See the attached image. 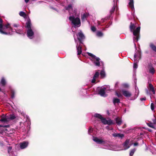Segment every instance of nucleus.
Returning a JSON list of instances; mask_svg holds the SVG:
<instances>
[{"instance_id": "f257e3e1", "label": "nucleus", "mask_w": 156, "mask_h": 156, "mask_svg": "<svg viewBox=\"0 0 156 156\" xmlns=\"http://www.w3.org/2000/svg\"><path fill=\"white\" fill-rule=\"evenodd\" d=\"M3 20L0 18V33L4 35H11L12 34L13 29L10 26L9 23L3 25Z\"/></svg>"}, {"instance_id": "f03ea898", "label": "nucleus", "mask_w": 156, "mask_h": 156, "mask_svg": "<svg viewBox=\"0 0 156 156\" xmlns=\"http://www.w3.org/2000/svg\"><path fill=\"white\" fill-rule=\"evenodd\" d=\"M135 28L136 26L135 24L131 22L129 26V28L131 32H133L134 36L133 37V40L135 48H136V45L134 43V42L135 41H136V42L140 38V27H138L136 29Z\"/></svg>"}, {"instance_id": "7ed1b4c3", "label": "nucleus", "mask_w": 156, "mask_h": 156, "mask_svg": "<svg viewBox=\"0 0 156 156\" xmlns=\"http://www.w3.org/2000/svg\"><path fill=\"white\" fill-rule=\"evenodd\" d=\"M93 140L97 144H101L105 147L104 148L105 149L112 150L111 146L109 144V141L104 139L100 138H98L97 137L93 136Z\"/></svg>"}, {"instance_id": "20e7f679", "label": "nucleus", "mask_w": 156, "mask_h": 156, "mask_svg": "<svg viewBox=\"0 0 156 156\" xmlns=\"http://www.w3.org/2000/svg\"><path fill=\"white\" fill-rule=\"evenodd\" d=\"M69 19L75 28L79 27L81 26L80 20L79 17H75L74 15H70Z\"/></svg>"}, {"instance_id": "39448f33", "label": "nucleus", "mask_w": 156, "mask_h": 156, "mask_svg": "<svg viewBox=\"0 0 156 156\" xmlns=\"http://www.w3.org/2000/svg\"><path fill=\"white\" fill-rule=\"evenodd\" d=\"M87 53L89 56H90V59L94 62L96 66H99L101 64H103V62L101 61L99 58L96 57L91 53L87 52Z\"/></svg>"}, {"instance_id": "423d86ee", "label": "nucleus", "mask_w": 156, "mask_h": 156, "mask_svg": "<svg viewBox=\"0 0 156 156\" xmlns=\"http://www.w3.org/2000/svg\"><path fill=\"white\" fill-rule=\"evenodd\" d=\"M111 91L110 86L109 85L104 86L98 90V93L101 96L106 97L107 96L106 92Z\"/></svg>"}, {"instance_id": "0eeeda50", "label": "nucleus", "mask_w": 156, "mask_h": 156, "mask_svg": "<svg viewBox=\"0 0 156 156\" xmlns=\"http://www.w3.org/2000/svg\"><path fill=\"white\" fill-rule=\"evenodd\" d=\"M77 36V38L76 39L74 36V39L75 42L76 44L78 43V41L79 44L82 43V41L85 38V36L83 34V33L81 31H80L76 34Z\"/></svg>"}, {"instance_id": "6e6552de", "label": "nucleus", "mask_w": 156, "mask_h": 156, "mask_svg": "<svg viewBox=\"0 0 156 156\" xmlns=\"http://www.w3.org/2000/svg\"><path fill=\"white\" fill-rule=\"evenodd\" d=\"M101 120L102 122L105 125H111L114 124L113 121L111 119H109L107 120L105 118L103 117H102Z\"/></svg>"}, {"instance_id": "1a4fd4ad", "label": "nucleus", "mask_w": 156, "mask_h": 156, "mask_svg": "<svg viewBox=\"0 0 156 156\" xmlns=\"http://www.w3.org/2000/svg\"><path fill=\"white\" fill-rule=\"evenodd\" d=\"M130 140L129 139H127L123 144V149H122L124 150H126L129 149L130 147V145L129 144Z\"/></svg>"}, {"instance_id": "9d476101", "label": "nucleus", "mask_w": 156, "mask_h": 156, "mask_svg": "<svg viewBox=\"0 0 156 156\" xmlns=\"http://www.w3.org/2000/svg\"><path fill=\"white\" fill-rule=\"evenodd\" d=\"M135 92L134 95L131 98V100H134L136 99L138 96L139 94V90L138 88L136 86L135 87Z\"/></svg>"}, {"instance_id": "9b49d317", "label": "nucleus", "mask_w": 156, "mask_h": 156, "mask_svg": "<svg viewBox=\"0 0 156 156\" xmlns=\"http://www.w3.org/2000/svg\"><path fill=\"white\" fill-rule=\"evenodd\" d=\"M121 91L123 95L126 97H130L132 95L131 93L129 90L125 89H122Z\"/></svg>"}, {"instance_id": "f8f14e48", "label": "nucleus", "mask_w": 156, "mask_h": 156, "mask_svg": "<svg viewBox=\"0 0 156 156\" xmlns=\"http://www.w3.org/2000/svg\"><path fill=\"white\" fill-rule=\"evenodd\" d=\"M0 121L4 123H8L9 122L7 116H5L4 115H2Z\"/></svg>"}, {"instance_id": "ddd939ff", "label": "nucleus", "mask_w": 156, "mask_h": 156, "mask_svg": "<svg viewBox=\"0 0 156 156\" xmlns=\"http://www.w3.org/2000/svg\"><path fill=\"white\" fill-rule=\"evenodd\" d=\"M27 36L30 39H32L34 36V32L32 29H28L27 32Z\"/></svg>"}, {"instance_id": "4468645a", "label": "nucleus", "mask_w": 156, "mask_h": 156, "mask_svg": "<svg viewBox=\"0 0 156 156\" xmlns=\"http://www.w3.org/2000/svg\"><path fill=\"white\" fill-rule=\"evenodd\" d=\"M141 52L139 50L136 51L134 55V60H135V59H139L140 58Z\"/></svg>"}, {"instance_id": "2eb2a0df", "label": "nucleus", "mask_w": 156, "mask_h": 156, "mask_svg": "<svg viewBox=\"0 0 156 156\" xmlns=\"http://www.w3.org/2000/svg\"><path fill=\"white\" fill-rule=\"evenodd\" d=\"M28 144L29 143L28 141H24L20 144V147L21 149H24L28 146Z\"/></svg>"}, {"instance_id": "dca6fc26", "label": "nucleus", "mask_w": 156, "mask_h": 156, "mask_svg": "<svg viewBox=\"0 0 156 156\" xmlns=\"http://www.w3.org/2000/svg\"><path fill=\"white\" fill-rule=\"evenodd\" d=\"M80 14V10L76 8H75L73 9V13H72V15H74V16L76 17H79ZM70 15H71V14H70Z\"/></svg>"}, {"instance_id": "f3484780", "label": "nucleus", "mask_w": 156, "mask_h": 156, "mask_svg": "<svg viewBox=\"0 0 156 156\" xmlns=\"http://www.w3.org/2000/svg\"><path fill=\"white\" fill-rule=\"evenodd\" d=\"M148 68L149 73L153 74H154L155 72V70L151 64L149 65Z\"/></svg>"}, {"instance_id": "a211bd4d", "label": "nucleus", "mask_w": 156, "mask_h": 156, "mask_svg": "<svg viewBox=\"0 0 156 156\" xmlns=\"http://www.w3.org/2000/svg\"><path fill=\"white\" fill-rule=\"evenodd\" d=\"M76 44V49L77 50V55H79L82 52V50H81V47L80 46V45H79L78 43Z\"/></svg>"}, {"instance_id": "6ab92c4d", "label": "nucleus", "mask_w": 156, "mask_h": 156, "mask_svg": "<svg viewBox=\"0 0 156 156\" xmlns=\"http://www.w3.org/2000/svg\"><path fill=\"white\" fill-rule=\"evenodd\" d=\"M148 89L151 91H152L153 94H155V91L154 90V88L153 86L151 83L149 84V86L148 87Z\"/></svg>"}, {"instance_id": "aec40b11", "label": "nucleus", "mask_w": 156, "mask_h": 156, "mask_svg": "<svg viewBox=\"0 0 156 156\" xmlns=\"http://www.w3.org/2000/svg\"><path fill=\"white\" fill-rule=\"evenodd\" d=\"M129 5L132 10H134L133 0H129Z\"/></svg>"}, {"instance_id": "412c9836", "label": "nucleus", "mask_w": 156, "mask_h": 156, "mask_svg": "<svg viewBox=\"0 0 156 156\" xmlns=\"http://www.w3.org/2000/svg\"><path fill=\"white\" fill-rule=\"evenodd\" d=\"M7 116L8 117L9 121L15 119L16 118L15 115L13 114H10L9 115H8Z\"/></svg>"}, {"instance_id": "4be33fe9", "label": "nucleus", "mask_w": 156, "mask_h": 156, "mask_svg": "<svg viewBox=\"0 0 156 156\" xmlns=\"http://www.w3.org/2000/svg\"><path fill=\"white\" fill-rule=\"evenodd\" d=\"M112 135L114 137H118L120 138H122L124 136L123 134L118 133H114L112 134Z\"/></svg>"}, {"instance_id": "5701e85b", "label": "nucleus", "mask_w": 156, "mask_h": 156, "mask_svg": "<svg viewBox=\"0 0 156 156\" xmlns=\"http://www.w3.org/2000/svg\"><path fill=\"white\" fill-rule=\"evenodd\" d=\"M31 23L30 20H29L26 23V27L28 29H31Z\"/></svg>"}, {"instance_id": "b1692460", "label": "nucleus", "mask_w": 156, "mask_h": 156, "mask_svg": "<svg viewBox=\"0 0 156 156\" xmlns=\"http://www.w3.org/2000/svg\"><path fill=\"white\" fill-rule=\"evenodd\" d=\"M115 121L116 123L118 126H120L122 122L121 119L118 117L115 119Z\"/></svg>"}, {"instance_id": "393cba45", "label": "nucleus", "mask_w": 156, "mask_h": 156, "mask_svg": "<svg viewBox=\"0 0 156 156\" xmlns=\"http://www.w3.org/2000/svg\"><path fill=\"white\" fill-rule=\"evenodd\" d=\"M6 83V82L5 79L4 77H2L0 82V84L1 86H5Z\"/></svg>"}, {"instance_id": "a878e982", "label": "nucleus", "mask_w": 156, "mask_h": 156, "mask_svg": "<svg viewBox=\"0 0 156 156\" xmlns=\"http://www.w3.org/2000/svg\"><path fill=\"white\" fill-rule=\"evenodd\" d=\"M149 46L152 50L155 52H156V46L153 44L152 43H150Z\"/></svg>"}, {"instance_id": "bb28decb", "label": "nucleus", "mask_w": 156, "mask_h": 156, "mask_svg": "<svg viewBox=\"0 0 156 156\" xmlns=\"http://www.w3.org/2000/svg\"><path fill=\"white\" fill-rule=\"evenodd\" d=\"M113 102L114 105H115L116 104L120 103V100L116 98H114L113 99Z\"/></svg>"}, {"instance_id": "cd10ccee", "label": "nucleus", "mask_w": 156, "mask_h": 156, "mask_svg": "<svg viewBox=\"0 0 156 156\" xmlns=\"http://www.w3.org/2000/svg\"><path fill=\"white\" fill-rule=\"evenodd\" d=\"M65 8L66 10H69L73 8L72 5L71 4H69L67 6H66Z\"/></svg>"}, {"instance_id": "c85d7f7f", "label": "nucleus", "mask_w": 156, "mask_h": 156, "mask_svg": "<svg viewBox=\"0 0 156 156\" xmlns=\"http://www.w3.org/2000/svg\"><path fill=\"white\" fill-rule=\"evenodd\" d=\"M94 116L95 118L100 119L101 120L102 118V117L101 115L100 114L98 113H95L94 115Z\"/></svg>"}, {"instance_id": "c756f323", "label": "nucleus", "mask_w": 156, "mask_h": 156, "mask_svg": "<svg viewBox=\"0 0 156 156\" xmlns=\"http://www.w3.org/2000/svg\"><path fill=\"white\" fill-rule=\"evenodd\" d=\"M96 35L98 37H101L103 36V34L101 31H98L96 33Z\"/></svg>"}, {"instance_id": "7c9ffc66", "label": "nucleus", "mask_w": 156, "mask_h": 156, "mask_svg": "<svg viewBox=\"0 0 156 156\" xmlns=\"http://www.w3.org/2000/svg\"><path fill=\"white\" fill-rule=\"evenodd\" d=\"M100 75L101 76L102 78H104L105 76V73L104 71V69H102L100 73Z\"/></svg>"}, {"instance_id": "2f4dec72", "label": "nucleus", "mask_w": 156, "mask_h": 156, "mask_svg": "<svg viewBox=\"0 0 156 156\" xmlns=\"http://www.w3.org/2000/svg\"><path fill=\"white\" fill-rule=\"evenodd\" d=\"M87 15L86 14H84L81 16V19L82 21H84L86 19Z\"/></svg>"}, {"instance_id": "473e14b6", "label": "nucleus", "mask_w": 156, "mask_h": 156, "mask_svg": "<svg viewBox=\"0 0 156 156\" xmlns=\"http://www.w3.org/2000/svg\"><path fill=\"white\" fill-rule=\"evenodd\" d=\"M136 150V149L135 148H133L132 149H131L129 153V155L131 156H132L133 155L134 153L135 152Z\"/></svg>"}, {"instance_id": "72a5a7b5", "label": "nucleus", "mask_w": 156, "mask_h": 156, "mask_svg": "<svg viewBox=\"0 0 156 156\" xmlns=\"http://www.w3.org/2000/svg\"><path fill=\"white\" fill-rule=\"evenodd\" d=\"M15 92L13 90H12L11 91V97L12 98H13L15 97Z\"/></svg>"}, {"instance_id": "f704fd0d", "label": "nucleus", "mask_w": 156, "mask_h": 156, "mask_svg": "<svg viewBox=\"0 0 156 156\" xmlns=\"http://www.w3.org/2000/svg\"><path fill=\"white\" fill-rule=\"evenodd\" d=\"M99 75V72H97L94 75L93 77H94V78L96 79L98 77Z\"/></svg>"}, {"instance_id": "c9c22d12", "label": "nucleus", "mask_w": 156, "mask_h": 156, "mask_svg": "<svg viewBox=\"0 0 156 156\" xmlns=\"http://www.w3.org/2000/svg\"><path fill=\"white\" fill-rule=\"evenodd\" d=\"M138 62V61H136V62H134L133 63V69H136L137 68V62Z\"/></svg>"}, {"instance_id": "e433bc0d", "label": "nucleus", "mask_w": 156, "mask_h": 156, "mask_svg": "<svg viewBox=\"0 0 156 156\" xmlns=\"http://www.w3.org/2000/svg\"><path fill=\"white\" fill-rule=\"evenodd\" d=\"M147 124L149 126L153 128H154V125L153 123H147Z\"/></svg>"}, {"instance_id": "4c0bfd02", "label": "nucleus", "mask_w": 156, "mask_h": 156, "mask_svg": "<svg viewBox=\"0 0 156 156\" xmlns=\"http://www.w3.org/2000/svg\"><path fill=\"white\" fill-rule=\"evenodd\" d=\"M115 7V5L114 4V5L113 6L112 8L111 9V10L110 11V12L111 13H113L114 12Z\"/></svg>"}, {"instance_id": "58836bf2", "label": "nucleus", "mask_w": 156, "mask_h": 156, "mask_svg": "<svg viewBox=\"0 0 156 156\" xmlns=\"http://www.w3.org/2000/svg\"><path fill=\"white\" fill-rule=\"evenodd\" d=\"M93 131V129L91 127H89V129L88 130V134L89 135H90L91 133Z\"/></svg>"}, {"instance_id": "ea45409f", "label": "nucleus", "mask_w": 156, "mask_h": 156, "mask_svg": "<svg viewBox=\"0 0 156 156\" xmlns=\"http://www.w3.org/2000/svg\"><path fill=\"white\" fill-rule=\"evenodd\" d=\"M19 15L20 16H25V13L23 11H21L19 13Z\"/></svg>"}, {"instance_id": "a19ab883", "label": "nucleus", "mask_w": 156, "mask_h": 156, "mask_svg": "<svg viewBox=\"0 0 156 156\" xmlns=\"http://www.w3.org/2000/svg\"><path fill=\"white\" fill-rule=\"evenodd\" d=\"M91 30L93 32H95L96 30V28L94 26L91 27Z\"/></svg>"}, {"instance_id": "79ce46f5", "label": "nucleus", "mask_w": 156, "mask_h": 156, "mask_svg": "<svg viewBox=\"0 0 156 156\" xmlns=\"http://www.w3.org/2000/svg\"><path fill=\"white\" fill-rule=\"evenodd\" d=\"M145 91H146V94H147V95H149L150 97V98H151V94L150 93V92L149 91V90H148V89H146L145 90Z\"/></svg>"}, {"instance_id": "37998d69", "label": "nucleus", "mask_w": 156, "mask_h": 156, "mask_svg": "<svg viewBox=\"0 0 156 156\" xmlns=\"http://www.w3.org/2000/svg\"><path fill=\"white\" fill-rule=\"evenodd\" d=\"M116 95L118 97H121L122 96V95L120 93H118L117 92H115Z\"/></svg>"}, {"instance_id": "c03bdc74", "label": "nucleus", "mask_w": 156, "mask_h": 156, "mask_svg": "<svg viewBox=\"0 0 156 156\" xmlns=\"http://www.w3.org/2000/svg\"><path fill=\"white\" fill-rule=\"evenodd\" d=\"M151 108L152 110L153 111L154 109V105L153 103H151Z\"/></svg>"}, {"instance_id": "a18cd8bd", "label": "nucleus", "mask_w": 156, "mask_h": 156, "mask_svg": "<svg viewBox=\"0 0 156 156\" xmlns=\"http://www.w3.org/2000/svg\"><path fill=\"white\" fill-rule=\"evenodd\" d=\"M119 83L118 82H116V83L115 84V89L118 88V85H119Z\"/></svg>"}, {"instance_id": "49530a36", "label": "nucleus", "mask_w": 156, "mask_h": 156, "mask_svg": "<svg viewBox=\"0 0 156 156\" xmlns=\"http://www.w3.org/2000/svg\"><path fill=\"white\" fill-rule=\"evenodd\" d=\"M12 149V147H9L8 148V151L9 153Z\"/></svg>"}, {"instance_id": "de8ad7c7", "label": "nucleus", "mask_w": 156, "mask_h": 156, "mask_svg": "<svg viewBox=\"0 0 156 156\" xmlns=\"http://www.w3.org/2000/svg\"><path fill=\"white\" fill-rule=\"evenodd\" d=\"M25 122H20V126H22L23 127V126H24V125Z\"/></svg>"}, {"instance_id": "09e8293b", "label": "nucleus", "mask_w": 156, "mask_h": 156, "mask_svg": "<svg viewBox=\"0 0 156 156\" xmlns=\"http://www.w3.org/2000/svg\"><path fill=\"white\" fill-rule=\"evenodd\" d=\"M123 86L125 87H128V85L126 83H124L123 84Z\"/></svg>"}, {"instance_id": "8fccbe9b", "label": "nucleus", "mask_w": 156, "mask_h": 156, "mask_svg": "<svg viewBox=\"0 0 156 156\" xmlns=\"http://www.w3.org/2000/svg\"><path fill=\"white\" fill-rule=\"evenodd\" d=\"M96 78H94V77H93V79H92L91 81L92 83H94L96 81Z\"/></svg>"}, {"instance_id": "3c124183", "label": "nucleus", "mask_w": 156, "mask_h": 156, "mask_svg": "<svg viewBox=\"0 0 156 156\" xmlns=\"http://www.w3.org/2000/svg\"><path fill=\"white\" fill-rule=\"evenodd\" d=\"M9 125H0V127H9Z\"/></svg>"}, {"instance_id": "603ef678", "label": "nucleus", "mask_w": 156, "mask_h": 156, "mask_svg": "<svg viewBox=\"0 0 156 156\" xmlns=\"http://www.w3.org/2000/svg\"><path fill=\"white\" fill-rule=\"evenodd\" d=\"M107 20V19L106 18L102 19L101 20V22L103 23Z\"/></svg>"}, {"instance_id": "864d4df0", "label": "nucleus", "mask_w": 156, "mask_h": 156, "mask_svg": "<svg viewBox=\"0 0 156 156\" xmlns=\"http://www.w3.org/2000/svg\"><path fill=\"white\" fill-rule=\"evenodd\" d=\"M146 100V98L145 97L141 98H140V100L141 101H145Z\"/></svg>"}, {"instance_id": "5fc2aeb1", "label": "nucleus", "mask_w": 156, "mask_h": 156, "mask_svg": "<svg viewBox=\"0 0 156 156\" xmlns=\"http://www.w3.org/2000/svg\"><path fill=\"white\" fill-rule=\"evenodd\" d=\"M16 32L17 33H20L21 32V31L20 30H16L15 29Z\"/></svg>"}, {"instance_id": "6e6d98bb", "label": "nucleus", "mask_w": 156, "mask_h": 156, "mask_svg": "<svg viewBox=\"0 0 156 156\" xmlns=\"http://www.w3.org/2000/svg\"><path fill=\"white\" fill-rule=\"evenodd\" d=\"M133 145L135 146H137L138 145V143L137 142L134 143L133 144Z\"/></svg>"}, {"instance_id": "4d7b16f0", "label": "nucleus", "mask_w": 156, "mask_h": 156, "mask_svg": "<svg viewBox=\"0 0 156 156\" xmlns=\"http://www.w3.org/2000/svg\"><path fill=\"white\" fill-rule=\"evenodd\" d=\"M154 124H156V118H155L153 120Z\"/></svg>"}, {"instance_id": "13d9d810", "label": "nucleus", "mask_w": 156, "mask_h": 156, "mask_svg": "<svg viewBox=\"0 0 156 156\" xmlns=\"http://www.w3.org/2000/svg\"><path fill=\"white\" fill-rule=\"evenodd\" d=\"M13 26L15 27H18V25L16 24H14Z\"/></svg>"}, {"instance_id": "bf43d9fd", "label": "nucleus", "mask_w": 156, "mask_h": 156, "mask_svg": "<svg viewBox=\"0 0 156 156\" xmlns=\"http://www.w3.org/2000/svg\"><path fill=\"white\" fill-rule=\"evenodd\" d=\"M119 0H113V2H114V4H115V2H117V1H118Z\"/></svg>"}, {"instance_id": "052dcab7", "label": "nucleus", "mask_w": 156, "mask_h": 156, "mask_svg": "<svg viewBox=\"0 0 156 156\" xmlns=\"http://www.w3.org/2000/svg\"><path fill=\"white\" fill-rule=\"evenodd\" d=\"M51 9H54V10H56V11H58L55 8H53V7H51Z\"/></svg>"}, {"instance_id": "680f3d73", "label": "nucleus", "mask_w": 156, "mask_h": 156, "mask_svg": "<svg viewBox=\"0 0 156 156\" xmlns=\"http://www.w3.org/2000/svg\"><path fill=\"white\" fill-rule=\"evenodd\" d=\"M146 145V147L145 150H146V151H147L148 150V148L146 145Z\"/></svg>"}, {"instance_id": "e2e57ef3", "label": "nucleus", "mask_w": 156, "mask_h": 156, "mask_svg": "<svg viewBox=\"0 0 156 156\" xmlns=\"http://www.w3.org/2000/svg\"><path fill=\"white\" fill-rule=\"evenodd\" d=\"M29 1V0H25V2L27 3Z\"/></svg>"}, {"instance_id": "0e129e2a", "label": "nucleus", "mask_w": 156, "mask_h": 156, "mask_svg": "<svg viewBox=\"0 0 156 156\" xmlns=\"http://www.w3.org/2000/svg\"><path fill=\"white\" fill-rule=\"evenodd\" d=\"M98 25H100V24H101V23H100V22H99V21H98Z\"/></svg>"}, {"instance_id": "69168bd1", "label": "nucleus", "mask_w": 156, "mask_h": 156, "mask_svg": "<svg viewBox=\"0 0 156 156\" xmlns=\"http://www.w3.org/2000/svg\"><path fill=\"white\" fill-rule=\"evenodd\" d=\"M126 126V125H125L124 126H123V128H125V127Z\"/></svg>"}, {"instance_id": "338daca9", "label": "nucleus", "mask_w": 156, "mask_h": 156, "mask_svg": "<svg viewBox=\"0 0 156 156\" xmlns=\"http://www.w3.org/2000/svg\"><path fill=\"white\" fill-rule=\"evenodd\" d=\"M148 131H151V129H149V130H148Z\"/></svg>"}, {"instance_id": "774afa93", "label": "nucleus", "mask_w": 156, "mask_h": 156, "mask_svg": "<svg viewBox=\"0 0 156 156\" xmlns=\"http://www.w3.org/2000/svg\"><path fill=\"white\" fill-rule=\"evenodd\" d=\"M2 91L1 89L0 88V91Z\"/></svg>"}]
</instances>
